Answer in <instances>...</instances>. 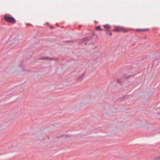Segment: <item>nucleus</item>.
Instances as JSON below:
<instances>
[{
    "label": "nucleus",
    "instance_id": "f257e3e1",
    "mask_svg": "<svg viewBox=\"0 0 160 160\" xmlns=\"http://www.w3.org/2000/svg\"><path fill=\"white\" fill-rule=\"evenodd\" d=\"M132 30V29H126L123 27L117 26L115 27L113 31L115 32L122 31L124 32L127 33L128 31Z\"/></svg>",
    "mask_w": 160,
    "mask_h": 160
},
{
    "label": "nucleus",
    "instance_id": "f03ea898",
    "mask_svg": "<svg viewBox=\"0 0 160 160\" xmlns=\"http://www.w3.org/2000/svg\"><path fill=\"white\" fill-rule=\"evenodd\" d=\"M4 19L7 22L12 23H15V20L13 18L8 16L6 15L4 16Z\"/></svg>",
    "mask_w": 160,
    "mask_h": 160
},
{
    "label": "nucleus",
    "instance_id": "7ed1b4c3",
    "mask_svg": "<svg viewBox=\"0 0 160 160\" xmlns=\"http://www.w3.org/2000/svg\"><path fill=\"white\" fill-rule=\"evenodd\" d=\"M137 32H146L148 31L149 30V29L148 28H146V29H136L135 30Z\"/></svg>",
    "mask_w": 160,
    "mask_h": 160
},
{
    "label": "nucleus",
    "instance_id": "20e7f679",
    "mask_svg": "<svg viewBox=\"0 0 160 160\" xmlns=\"http://www.w3.org/2000/svg\"><path fill=\"white\" fill-rule=\"evenodd\" d=\"M103 28L106 30H108L110 29L111 26L109 24H105L103 25Z\"/></svg>",
    "mask_w": 160,
    "mask_h": 160
},
{
    "label": "nucleus",
    "instance_id": "39448f33",
    "mask_svg": "<svg viewBox=\"0 0 160 160\" xmlns=\"http://www.w3.org/2000/svg\"><path fill=\"white\" fill-rule=\"evenodd\" d=\"M84 76V74H82L78 78L77 81L78 82H81Z\"/></svg>",
    "mask_w": 160,
    "mask_h": 160
},
{
    "label": "nucleus",
    "instance_id": "423d86ee",
    "mask_svg": "<svg viewBox=\"0 0 160 160\" xmlns=\"http://www.w3.org/2000/svg\"><path fill=\"white\" fill-rule=\"evenodd\" d=\"M95 29L97 30H99L100 31H102L103 30L100 28V26L96 27Z\"/></svg>",
    "mask_w": 160,
    "mask_h": 160
},
{
    "label": "nucleus",
    "instance_id": "0eeeda50",
    "mask_svg": "<svg viewBox=\"0 0 160 160\" xmlns=\"http://www.w3.org/2000/svg\"><path fill=\"white\" fill-rule=\"evenodd\" d=\"M41 59L51 60H54V59L51 58H48V57H44V58H41Z\"/></svg>",
    "mask_w": 160,
    "mask_h": 160
},
{
    "label": "nucleus",
    "instance_id": "6e6552de",
    "mask_svg": "<svg viewBox=\"0 0 160 160\" xmlns=\"http://www.w3.org/2000/svg\"><path fill=\"white\" fill-rule=\"evenodd\" d=\"M157 112L158 113H160V109H157Z\"/></svg>",
    "mask_w": 160,
    "mask_h": 160
},
{
    "label": "nucleus",
    "instance_id": "1a4fd4ad",
    "mask_svg": "<svg viewBox=\"0 0 160 160\" xmlns=\"http://www.w3.org/2000/svg\"><path fill=\"white\" fill-rule=\"evenodd\" d=\"M110 36H111V35H112V34L111 33H110Z\"/></svg>",
    "mask_w": 160,
    "mask_h": 160
}]
</instances>
